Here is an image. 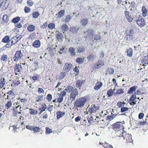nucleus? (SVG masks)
<instances>
[{
    "instance_id": "obj_37",
    "label": "nucleus",
    "mask_w": 148,
    "mask_h": 148,
    "mask_svg": "<svg viewBox=\"0 0 148 148\" xmlns=\"http://www.w3.org/2000/svg\"><path fill=\"white\" fill-rule=\"evenodd\" d=\"M77 50L78 53H82L84 51L85 48L82 47H79L77 48Z\"/></svg>"
},
{
    "instance_id": "obj_61",
    "label": "nucleus",
    "mask_w": 148,
    "mask_h": 148,
    "mask_svg": "<svg viewBox=\"0 0 148 148\" xmlns=\"http://www.w3.org/2000/svg\"><path fill=\"white\" fill-rule=\"evenodd\" d=\"M117 105L119 108H121L124 106L123 103L121 102H118L117 104Z\"/></svg>"
},
{
    "instance_id": "obj_49",
    "label": "nucleus",
    "mask_w": 148,
    "mask_h": 148,
    "mask_svg": "<svg viewBox=\"0 0 148 148\" xmlns=\"http://www.w3.org/2000/svg\"><path fill=\"white\" fill-rule=\"evenodd\" d=\"M46 134H49L52 132V130L50 129L49 127H46Z\"/></svg>"
},
{
    "instance_id": "obj_1",
    "label": "nucleus",
    "mask_w": 148,
    "mask_h": 148,
    "mask_svg": "<svg viewBox=\"0 0 148 148\" xmlns=\"http://www.w3.org/2000/svg\"><path fill=\"white\" fill-rule=\"evenodd\" d=\"M86 101V99L84 97L79 98L76 99L75 103V106L77 108L83 107Z\"/></svg>"
},
{
    "instance_id": "obj_25",
    "label": "nucleus",
    "mask_w": 148,
    "mask_h": 148,
    "mask_svg": "<svg viewBox=\"0 0 148 148\" xmlns=\"http://www.w3.org/2000/svg\"><path fill=\"white\" fill-rule=\"evenodd\" d=\"M100 145H102L105 148H113V147L108 143H100Z\"/></svg>"
},
{
    "instance_id": "obj_2",
    "label": "nucleus",
    "mask_w": 148,
    "mask_h": 148,
    "mask_svg": "<svg viewBox=\"0 0 148 148\" xmlns=\"http://www.w3.org/2000/svg\"><path fill=\"white\" fill-rule=\"evenodd\" d=\"M112 128L115 131H118V130L121 129H123L124 127L122 125V123L120 122H116L112 125Z\"/></svg>"
},
{
    "instance_id": "obj_32",
    "label": "nucleus",
    "mask_w": 148,
    "mask_h": 148,
    "mask_svg": "<svg viewBox=\"0 0 148 148\" xmlns=\"http://www.w3.org/2000/svg\"><path fill=\"white\" fill-rule=\"evenodd\" d=\"M10 41V38L8 36L4 37L2 40L3 42L5 43H9Z\"/></svg>"
},
{
    "instance_id": "obj_41",
    "label": "nucleus",
    "mask_w": 148,
    "mask_h": 148,
    "mask_svg": "<svg viewBox=\"0 0 148 148\" xmlns=\"http://www.w3.org/2000/svg\"><path fill=\"white\" fill-rule=\"evenodd\" d=\"M8 58L7 55H2L1 58V60L3 61H6Z\"/></svg>"
},
{
    "instance_id": "obj_53",
    "label": "nucleus",
    "mask_w": 148,
    "mask_h": 148,
    "mask_svg": "<svg viewBox=\"0 0 148 148\" xmlns=\"http://www.w3.org/2000/svg\"><path fill=\"white\" fill-rule=\"evenodd\" d=\"M33 17L34 18H37L39 16V13L37 12H34L33 14Z\"/></svg>"
},
{
    "instance_id": "obj_46",
    "label": "nucleus",
    "mask_w": 148,
    "mask_h": 148,
    "mask_svg": "<svg viewBox=\"0 0 148 148\" xmlns=\"http://www.w3.org/2000/svg\"><path fill=\"white\" fill-rule=\"evenodd\" d=\"M136 90V88L135 86L131 87L129 91H128V93H132L134 91Z\"/></svg>"
},
{
    "instance_id": "obj_58",
    "label": "nucleus",
    "mask_w": 148,
    "mask_h": 148,
    "mask_svg": "<svg viewBox=\"0 0 148 148\" xmlns=\"http://www.w3.org/2000/svg\"><path fill=\"white\" fill-rule=\"evenodd\" d=\"M136 98V96L135 95H133L130 97V100L131 101H133Z\"/></svg>"
},
{
    "instance_id": "obj_3",
    "label": "nucleus",
    "mask_w": 148,
    "mask_h": 148,
    "mask_svg": "<svg viewBox=\"0 0 148 148\" xmlns=\"http://www.w3.org/2000/svg\"><path fill=\"white\" fill-rule=\"evenodd\" d=\"M23 52L21 51H17L16 52L13 59L14 61H18L23 56Z\"/></svg>"
},
{
    "instance_id": "obj_30",
    "label": "nucleus",
    "mask_w": 148,
    "mask_h": 148,
    "mask_svg": "<svg viewBox=\"0 0 148 148\" xmlns=\"http://www.w3.org/2000/svg\"><path fill=\"white\" fill-rule=\"evenodd\" d=\"M29 112L30 114L32 115H36L38 114V111L33 108H31L29 109Z\"/></svg>"
},
{
    "instance_id": "obj_18",
    "label": "nucleus",
    "mask_w": 148,
    "mask_h": 148,
    "mask_svg": "<svg viewBox=\"0 0 148 148\" xmlns=\"http://www.w3.org/2000/svg\"><path fill=\"white\" fill-rule=\"evenodd\" d=\"M40 45V43L39 40H35L33 44V46L35 48H38Z\"/></svg>"
},
{
    "instance_id": "obj_35",
    "label": "nucleus",
    "mask_w": 148,
    "mask_h": 148,
    "mask_svg": "<svg viewBox=\"0 0 148 148\" xmlns=\"http://www.w3.org/2000/svg\"><path fill=\"white\" fill-rule=\"evenodd\" d=\"M78 29L74 27H72L70 29V31L73 33H76L77 32Z\"/></svg>"
},
{
    "instance_id": "obj_6",
    "label": "nucleus",
    "mask_w": 148,
    "mask_h": 148,
    "mask_svg": "<svg viewBox=\"0 0 148 148\" xmlns=\"http://www.w3.org/2000/svg\"><path fill=\"white\" fill-rule=\"evenodd\" d=\"M137 24L140 27H142L145 25V21L144 19L142 17L138 18L136 22Z\"/></svg>"
},
{
    "instance_id": "obj_4",
    "label": "nucleus",
    "mask_w": 148,
    "mask_h": 148,
    "mask_svg": "<svg viewBox=\"0 0 148 148\" xmlns=\"http://www.w3.org/2000/svg\"><path fill=\"white\" fill-rule=\"evenodd\" d=\"M127 20L129 22H132L134 19V17L132 14L127 11H125L124 13Z\"/></svg>"
},
{
    "instance_id": "obj_16",
    "label": "nucleus",
    "mask_w": 148,
    "mask_h": 148,
    "mask_svg": "<svg viewBox=\"0 0 148 148\" xmlns=\"http://www.w3.org/2000/svg\"><path fill=\"white\" fill-rule=\"evenodd\" d=\"M96 58V56L94 54L92 53L89 55L87 57V58L88 60V62L93 61V60Z\"/></svg>"
},
{
    "instance_id": "obj_55",
    "label": "nucleus",
    "mask_w": 148,
    "mask_h": 148,
    "mask_svg": "<svg viewBox=\"0 0 148 148\" xmlns=\"http://www.w3.org/2000/svg\"><path fill=\"white\" fill-rule=\"evenodd\" d=\"M60 97H58L57 100V102L58 103H61L62 101L63 100V97L59 96Z\"/></svg>"
},
{
    "instance_id": "obj_43",
    "label": "nucleus",
    "mask_w": 148,
    "mask_h": 148,
    "mask_svg": "<svg viewBox=\"0 0 148 148\" xmlns=\"http://www.w3.org/2000/svg\"><path fill=\"white\" fill-rule=\"evenodd\" d=\"M113 91L112 89L109 90L107 91V94L109 97L112 96L113 95Z\"/></svg>"
},
{
    "instance_id": "obj_39",
    "label": "nucleus",
    "mask_w": 148,
    "mask_h": 148,
    "mask_svg": "<svg viewBox=\"0 0 148 148\" xmlns=\"http://www.w3.org/2000/svg\"><path fill=\"white\" fill-rule=\"evenodd\" d=\"M13 38L15 39V40L18 42L22 38V36L19 34H17L16 36L14 37Z\"/></svg>"
},
{
    "instance_id": "obj_45",
    "label": "nucleus",
    "mask_w": 148,
    "mask_h": 148,
    "mask_svg": "<svg viewBox=\"0 0 148 148\" xmlns=\"http://www.w3.org/2000/svg\"><path fill=\"white\" fill-rule=\"evenodd\" d=\"M40 128L39 127L36 126L34 127L33 131L35 132H39L40 131Z\"/></svg>"
},
{
    "instance_id": "obj_33",
    "label": "nucleus",
    "mask_w": 148,
    "mask_h": 148,
    "mask_svg": "<svg viewBox=\"0 0 148 148\" xmlns=\"http://www.w3.org/2000/svg\"><path fill=\"white\" fill-rule=\"evenodd\" d=\"M12 105V103L11 101H8L6 104H5V106L6 109L8 110L11 107Z\"/></svg>"
},
{
    "instance_id": "obj_31",
    "label": "nucleus",
    "mask_w": 148,
    "mask_h": 148,
    "mask_svg": "<svg viewBox=\"0 0 148 148\" xmlns=\"http://www.w3.org/2000/svg\"><path fill=\"white\" fill-rule=\"evenodd\" d=\"M142 15L144 17H145L147 16V11L144 6H143L142 8Z\"/></svg>"
},
{
    "instance_id": "obj_47",
    "label": "nucleus",
    "mask_w": 148,
    "mask_h": 148,
    "mask_svg": "<svg viewBox=\"0 0 148 148\" xmlns=\"http://www.w3.org/2000/svg\"><path fill=\"white\" fill-rule=\"evenodd\" d=\"M83 61L84 60L81 58H78L76 60V62L78 63H82Z\"/></svg>"
},
{
    "instance_id": "obj_15",
    "label": "nucleus",
    "mask_w": 148,
    "mask_h": 148,
    "mask_svg": "<svg viewBox=\"0 0 148 148\" xmlns=\"http://www.w3.org/2000/svg\"><path fill=\"white\" fill-rule=\"evenodd\" d=\"M42 107L38 109V110L40 111L39 114H41L42 112L45 111V109L47 108V106L45 104H42L41 105Z\"/></svg>"
},
{
    "instance_id": "obj_13",
    "label": "nucleus",
    "mask_w": 148,
    "mask_h": 148,
    "mask_svg": "<svg viewBox=\"0 0 148 148\" xmlns=\"http://www.w3.org/2000/svg\"><path fill=\"white\" fill-rule=\"evenodd\" d=\"M102 85L103 84L101 82L98 81L94 87V89L95 90H98L102 87Z\"/></svg>"
},
{
    "instance_id": "obj_40",
    "label": "nucleus",
    "mask_w": 148,
    "mask_h": 148,
    "mask_svg": "<svg viewBox=\"0 0 148 148\" xmlns=\"http://www.w3.org/2000/svg\"><path fill=\"white\" fill-rule=\"evenodd\" d=\"M71 18L72 17L70 15H67L64 21L66 23L70 21Z\"/></svg>"
},
{
    "instance_id": "obj_17",
    "label": "nucleus",
    "mask_w": 148,
    "mask_h": 148,
    "mask_svg": "<svg viewBox=\"0 0 148 148\" xmlns=\"http://www.w3.org/2000/svg\"><path fill=\"white\" fill-rule=\"evenodd\" d=\"M104 65V62L103 60H100L98 61V64L94 66V68L99 69Z\"/></svg>"
},
{
    "instance_id": "obj_50",
    "label": "nucleus",
    "mask_w": 148,
    "mask_h": 148,
    "mask_svg": "<svg viewBox=\"0 0 148 148\" xmlns=\"http://www.w3.org/2000/svg\"><path fill=\"white\" fill-rule=\"evenodd\" d=\"M66 75V73L65 72H61L60 73V77L61 79H63L64 77Z\"/></svg>"
},
{
    "instance_id": "obj_38",
    "label": "nucleus",
    "mask_w": 148,
    "mask_h": 148,
    "mask_svg": "<svg viewBox=\"0 0 148 148\" xmlns=\"http://www.w3.org/2000/svg\"><path fill=\"white\" fill-rule=\"evenodd\" d=\"M20 20V18L19 17H17L13 18L12 20V22L14 23H18Z\"/></svg>"
},
{
    "instance_id": "obj_54",
    "label": "nucleus",
    "mask_w": 148,
    "mask_h": 148,
    "mask_svg": "<svg viewBox=\"0 0 148 148\" xmlns=\"http://www.w3.org/2000/svg\"><path fill=\"white\" fill-rule=\"evenodd\" d=\"M11 40H12L11 42V45H13L15 44L18 42L15 40V39L12 38Z\"/></svg>"
},
{
    "instance_id": "obj_56",
    "label": "nucleus",
    "mask_w": 148,
    "mask_h": 148,
    "mask_svg": "<svg viewBox=\"0 0 148 148\" xmlns=\"http://www.w3.org/2000/svg\"><path fill=\"white\" fill-rule=\"evenodd\" d=\"M43 97L42 96H38L36 99V101L38 102H40L43 100Z\"/></svg>"
},
{
    "instance_id": "obj_62",
    "label": "nucleus",
    "mask_w": 148,
    "mask_h": 148,
    "mask_svg": "<svg viewBox=\"0 0 148 148\" xmlns=\"http://www.w3.org/2000/svg\"><path fill=\"white\" fill-rule=\"evenodd\" d=\"M100 36L99 35H96L95 36L94 39L96 40H100Z\"/></svg>"
},
{
    "instance_id": "obj_28",
    "label": "nucleus",
    "mask_w": 148,
    "mask_h": 148,
    "mask_svg": "<svg viewBox=\"0 0 148 148\" xmlns=\"http://www.w3.org/2000/svg\"><path fill=\"white\" fill-rule=\"evenodd\" d=\"M65 13V11L64 10H61L59 12L58 14H56V15L57 16V17L59 18H61Z\"/></svg>"
},
{
    "instance_id": "obj_27",
    "label": "nucleus",
    "mask_w": 148,
    "mask_h": 148,
    "mask_svg": "<svg viewBox=\"0 0 148 148\" xmlns=\"http://www.w3.org/2000/svg\"><path fill=\"white\" fill-rule=\"evenodd\" d=\"M56 114H57V118L58 119H59L64 115V112L60 111L57 112Z\"/></svg>"
},
{
    "instance_id": "obj_36",
    "label": "nucleus",
    "mask_w": 148,
    "mask_h": 148,
    "mask_svg": "<svg viewBox=\"0 0 148 148\" xmlns=\"http://www.w3.org/2000/svg\"><path fill=\"white\" fill-rule=\"evenodd\" d=\"M112 111H111V114L112 115H114V117L118 114L119 112L116 109H112Z\"/></svg>"
},
{
    "instance_id": "obj_8",
    "label": "nucleus",
    "mask_w": 148,
    "mask_h": 148,
    "mask_svg": "<svg viewBox=\"0 0 148 148\" xmlns=\"http://www.w3.org/2000/svg\"><path fill=\"white\" fill-rule=\"evenodd\" d=\"M99 109V107L98 106H96L95 105H92L90 108L89 109V112L91 114L95 113Z\"/></svg>"
},
{
    "instance_id": "obj_64",
    "label": "nucleus",
    "mask_w": 148,
    "mask_h": 148,
    "mask_svg": "<svg viewBox=\"0 0 148 148\" xmlns=\"http://www.w3.org/2000/svg\"><path fill=\"white\" fill-rule=\"evenodd\" d=\"M107 117V119L109 120H112L115 117L114 115V116L113 115L112 116H108Z\"/></svg>"
},
{
    "instance_id": "obj_20",
    "label": "nucleus",
    "mask_w": 148,
    "mask_h": 148,
    "mask_svg": "<svg viewBox=\"0 0 148 148\" xmlns=\"http://www.w3.org/2000/svg\"><path fill=\"white\" fill-rule=\"evenodd\" d=\"M74 89L73 87L72 86L70 85L66 87L65 90L67 92H72Z\"/></svg>"
},
{
    "instance_id": "obj_11",
    "label": "nucleus",
    "mask_w": 148,
    "mask_h": 148,
    "mask_svg": "<svg viewBox=\"0 0 148 148\" xmlns=\"http://www.w3.org/2000/svg\"><path fill=\"white\" fill-rule=\"evenodd\" d=\"M124 139H125L127 142L128 143L131 142L132 141V135L130 134H128L125 135L124 136H123Z\"/></svg>"
},
{
    "instance_id": "obj_26",
    "label": "nucleus",
    "mask_w": 148,
    "mask_h": 148,
    "mask_svg": "<svg viewBox=\"0 0 148 148\" xmlns=\"http://www.w3.org/2000/svg\"><path fill=\"white\" fill-rule=\"evenodd\" d=\"M126 35H133L134 32L133 30L131 29L127 30L125 32Z\"/></svg>"
},
{
    "instance_id": "obj_7",
    "label": "nucleus",
    "mask_w": 148,
    "mask_h": 148,
    "mask_svg": "<svg viewBox=\"0 0 148 148\" xmlns=\"http://www.w3.org/2000/svg\"><path fill=\"white\" fill-rule=\"evenodd\" d=\"M22 70V67L21 64H16L14 68V70L16 74L17 75L20 73Z\"/></svg>"
},
{
    "instance_id": "obj_57",
    "label": "nucleus",
    "mask_w": 148,
    "mask_h": 148,
    "mask_svg": "<svg viewBox=\"0 0 148 148\" xmlns=\"http://www.w3.org/2000/svg\"><path fill=\"white\" fill-rule=\"evenodd\" d=\"M26 128L31 131H33L34 127L31 125H27L26 126Z\"/></svg>"
},
{
    "instance_id": "obj_12",
    "label": "nucleus",
    "mask_w": 148,
    "mask_h": 148,
    "mask_svg": "<svg viewBox=\"0 0 148 148\" xmlns=\"http://www.w3.org/2000/svg\"><path fill=\"white\" fill-rule=\"evenodd\" d=\"M85 81L84 80H78L77 81L75 85L76 87L79 88V89H80L82 84L84 83Z\"/></svg>"
},
{
    "instance_id": "obj_10",
    "label": "nucleus",
    "mask_w": 148,
    "mask_h": 148,
    "mask_svg": "<svg viewBox=\"0 0 148 148\" xmlns=\"http://www.w3.org/2000/svg\"><path fill=\"white\" fill-rule=\"evenodd\" d=\"M123 130L121 129L118 130V131H115V133L116 135L119 137L122 136L123 137V136H124L126 134V133L125 132H123V131H124Z\"/></svg>"
},
{
    "instance_id": "obj_5",
    "label": "nucleus",
    "mask_w": 148,
    "mask_h": 148,
    "mask_svg": "<svg viewBox=\"0 0 148 148\" xmlns=\"http://www.w3.org/2000/svg\"><path fill=\"white\" fill-rule=\"evenodd\" d=\"M78 93L76 88L74 89L71 95L70 100L73 101L75 100V98L77 96Z\"/></svg>"
},
{
    "instance_id": "obj_23",
    "label": "nucleus",
    "mask_w": 148,
    "mask_h": 148,
    "mask_svg": "<svg viewBox=\"0 0 148 148\" xmlns=\"http://www.w3.org/2000/svg\"><path fill=\"white\" fill-rule=\"evenodd\" d=\"M88 20L86 18H83L80 21V23L83 26H86L88 24Z\"/></svg>"
},
{
    "instance_id": "obj_51",
    "label": "nucleus",
    "mask_w": 148,
    "mask_h": 148,
    "mask_svg": "<svg viewBox=\"0 0 148 148\" xmlns=\"http://www.w3.org/2000/svg\"><path fill=\"white\" fill-rule=\"evenodd\" d=\"M24 10L25 13H28L30 11L31 9L27 6H25L24 8Z\"/></svg>"
},
{
    "instance_id": "obj_59",
    "label": "nucleus",
    "mask_w": 148,
    "mask_h": 148,
    "mask_svg": "<svg viewBox=\"0 0 148 148\" xmlns=\"http://www.w3.org/2000/svg\"><path fill=\"white\" fill-rule=\"evenodd\" d=\"M123 93V90L121 89H119L117 90L116 94H120Z\"/></svg>"
},
{
    "instance_id": "obj_42",
    "label": "nucleus",
    "mask_w": 148,
    "mask_h": 148,
    "mask_svg": "<svg viewBox=\"0 0 148 148\" xmlns=\"http://www.w3.org/2000/svg\"><path fill=\"white\" fill-rule=\"evenodd\" d=\"M66 91L65 90H64L62 91H61L60 92V93L58 94V95L59 96H61L62 97L64 96L66 94Z\"/></svg>"
},
{
    "instance_id": "obj_63",
    "label": "nucleus",
    "mask_w": 148,
    "mask_h": 148,
    "mask_svg": "<svg viewBox=\"0 0 148 148\" xmlns=\"http://www.w3.org/2000/svg\"><path fill=\"white\" fill-rule=\"evenodd\" d=\"M52 95L50 94H48L47 96V98L49 101H50L52 99Z\"/></svg>"
},
{
    "instance_id": "obj_52",
    "label": "nucleus",
    "mask_w": 148,
    "mask_h": 148,
    "mask_svg": "<svg viewBox=\"0 0 148 148\" xmlns=\"http://www.w3.org/2000/svg\"><path fill=\"white\" fill-rule=\"evenodd\" d=\"M3 21L7 22L8 20V18L6 15H5L3 16Z\"/></svg>"
},
{
    "instance_id": "obj_19",
    "label": "nucleus",
    "mask_w": 148,
    "mask_h": 148,
    "mask_svg": "<svg viewBox=\"0 0 148 148\" xmlns=\"http://www.w3.org/2000/svg\"><path fill=\"white\" fill-rule=\"evenodd\" d=\"M69 29L68 26L66 24H63L61 27V30L63 32V33L64 34V32L68 31Z\"/></svg>"
},
{
    "instance_id": "obj_14",
    "label": "nucleus",
    "mask_w": 148,
    "mask_h": 148,
    "mask_svg": "<svg viewBox=\"0 0 148 148\" xmlns=\"http://www.w3.org/2000/svg\"><path fill=\"white\" fill-rule=\"evenodd\" d=\"M62 32H60L57 31L56 32V37L58 39L59 41H62V39L63 38L62 36Z\"/></svg>"
},
{
    "instance_id": "obj_34",
    "label": "nucleus",
    "mask_w": 148,
    "mask_h": 148,
    "mask_svg": "<svg viewBox=\"0 0 148 148\" xmlns=\"http://www.w3.org/2000/svg\"><path fill=\"white\" fill-rule=\"evenodd\" d=\"M126 40L128 41L132 40L133 39L134 37L133 35H126Z\"/></svg>"
},
{
    "instance_id": "obj_29",
    "label": "nucleus",
    "mask_w": 148,
    "mask_h": 148,
    "mask_svg": "<svg viewBox=\"0 0 148 148\" xmlns=\"http://www.w3.org/2000/svg\"><path fill=\"white\" fill-rule=\"evenodd\" d=\"M126 52L127 53V56L129 57H131L132 56L133 50L131 48H129L127 49Z\"/></svg>"
},
{
    "instance_id": "obj_48",
    "label": "nucleus",
    "mask_w": 148,
    "mask_h": 148,
    "mask_svg": "<svg viewBox=\"0 0 148 148\" xmlns=\"http://www.w3.org/2000/svg\"><path fill=\"white\" fill-rule=\"evenodd\" d=\"M55 24L53 23H50L48 25V27L50 29H53L55 27Z\"/></svg>"
},
{
    "instance_id": "obj_44",
    "label": "nucleus",
    "mask_w": 148,
    "mask_h": 148,
    "mask_svg": "<svg viewBox=\"0 0 148 148\" xmlns=\"http://www.w3.org/2000/svg\"><path fill=\"white\" fill-rule=\"evenodd\" d=\"M129 109V108L127 107H122L121 108V112H124L127 111H128Z\"/></svg>"
},
{
    "instance_id": "obj_60",
    "label": "nucleus",
    "mask_w": 148,
    "mask_h": 148,
    "mask_svg": "<svg viewBox=\"0 0 148 148\" xmlns=\"http://www.w3.org/2000/svg\"><path fill=\"white\" fill-rule=\"evenodd\" d=\"M5 84V82L4 81V79H3V81H1L0 82V88L3 87Z\"/></svg>"
},
{
    "instance_id": "obj_9",
    "label": "nucleus",
    "mask_w": 148,
    "mask_h": 148,
    "mask_svg": "<svg viewBox=\"0 0 148 148\" xmlns=\"http://www.w3.org/2000/svg\"><path fill=\"white\" fill-rule=\"evenodd\" d=\"M72 67L71 64L69 63H66L64 67L63 70L66 72L69 71Z\"/></svg>"
},
{
    "instance_id": "obj_24",
    "label": "nucleus",
    "mask_w": 148,
    "mask_h": 148,
    "mask_svg": "<svg viewBox=\"0 0 148 148\" xmlns=\"http://www.w3.org/2000/svg\"><path fill=\"white\" fill-rule=\"evenodd\" d=\"M35 29V26L33 25H30L27 27V29L29 32H32Z\"/></svg>"
},
{
    "instance_id": "obj_22",
    "label": "nucleus",
    "mask_w": 148,
    "mask_h": 148,
    "mask_svg": "<svg viewBox=\"0 0 148 148\" xmlns=\"http://www.w3.org/2000/svg\"><path fill=\"white\" fill-rule=\"evenodd\" d=\"M68 50L71 56H74L75 55L76 53L75 52V49L73 47H70L69 48Z\"/></svg>"
},
{
    "instance_id": "obj_21",
    "label": "nucleus",
    "mask_w": 148,
    "mask_h": 148,
    "mask_svg": "<svg viewBox=\"0 0 148 148\" xmlns=\"http://www.w3.org/2000/svg\"><path fill=\"white\" fill-rule=\"evenodd\" d=\"M142 63L143 64V66H146L145 64H148V55L145 56L143 59Z\"/></svg>"
}]
</instances>
